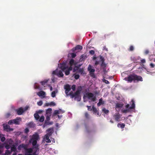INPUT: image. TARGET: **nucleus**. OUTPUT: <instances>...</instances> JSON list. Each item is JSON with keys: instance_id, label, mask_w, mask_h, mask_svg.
Masks as SVG:
<instances>
[{"instance_id": "nucleus-1", "label": "nucleus", "mask_w": 155, "mask_h": 155, "mask_svg": "<svg viewBox=\"0 0 155 155\" xmlns=\"http://www.w3.org/2000/svg\"><path fill=\"white\" fill-rule=\"evenodd\" d=\"M124 79L130 83L132 82L133 81L134 82L136 81L137 82L143 81L142 78L141 76L137 75L135 74L129 75L127 77H125Z\"/></svg>"}, {"instance_id": "nucleus-2", "label": "nucleus", "mask_w": 155, "mask_h": 155, "mask_svg": "<svg viewBox=\"0 0 155 155\" xmlns=\"http://www.w3.org/2000/svg\"><path fill=\"white\" fill-rule=\"evenodd\" d=\"M131 106L129 107L130 105L128 104L125 106V107L127 109H125L123 110L122 112L124 113H126L127 112L129 111L130 110L134 109L135 107V104L134 101L133 99H132L130 102Z\"/></svg>"}, {"instance_id": "nucleus-3", "label": "nucleus", "mask_w": 155, "mask_h": 155, "mask_svg": "<svg viewBox=\"0 0 155 155\" xmlns=\"http://www.w3.org/2000/svg\"><path fill=\"white\" fill-rule=\"evenodd\" d=\"M39 138V136L37 133H35L33 134L29 140L30 143H31L33 146H35L37 144V141Z\"/></svg>"}, {"instance_id": "nucleus-4", "label": "nucleus", "mask_w": 155, "mask_h": 155, "mask_svg": "<svg viewBox=\"0 0 155 155\" xmlns=\"http://www.w3.org/2000/svg\"><path fill=\"white\" fill-rule=\"evenodd\" d=\"M22 148L24 149L25 150V155H31V153H32L33 151L32 148H28V145L27 144L22 143L21 144Z\"/></svg>"}, {"instance_id": "nucleus-5", "label": "nucleus", "mask_w": 155, "mask_h": 155, "mask_svg": "<svg viewBox=\"0 0 155 155\" xmlns=\"http://www.w3.org/2000/svg\"><path fill=\"white\" fill-rule=\"evenodd\" d=\"M80 94L78 91H76L74 93H73V92L71 91L69 93V95L70 96L71 98L74 97L75 99H77L78 101H80L81 99V97Z\"/></svg>"}, {"instance_id": "nucleus-6", "label": "nucleus", "mask_w": 155, "mask_h": 155, "mask_svg": "<svg viewBox=\"0 0 155 155\" xmlns=\"http://www.w3.org/2000/svg\"><path fill=\"white\" fill-rule=\"evenodd\" d=\"M47 131L48 133L45 135V139L47 143H50L51 142V140L49 139V137L52 134L53 129L50 128L47 130Z\"/></svg>"}, {"instance_id": "nucleus-7", "label": "nucleus", "mask_w": 155, "mask_h": 155, "mask_svg": "<svg viewBox=\"0 0 155 155\" xmlns=\"http://www.w3.org/2000/svg\"><path fill=\"white\" fill-rule=\"evenodd\" d=\"M86 95L87 98L91 101L94 102L96 101V97L94 95L93 93L91 92H87L86 94Z\"/></svg>"}, {"instance_id": "nucleus-8", "label": "nucleus", "mask_w": 155, "mask_h": 155, "mask_svg": "<svg viewBox=\"0 0 155 155\" xmlns=\"http://www.w3.org/2000/svg\"><path fill=\"white\" fill-rule=\"evenodd\" d=\"M28 108V106H26L24 109H23L22 107H21L18 109L15 110V111L18 115H21L24 112L27 110Z\"/></svg>"}, {"instance_id": "nucleus-9", "label": "nucleus", "mask_w": 155, "mask_h": 155, "mask_svg": "<svg viewBox=\"0 0 155 155\" xmlns=\"http://www.w3.org/2000/svg\"><path fill=\"white\" fill-rule=\"evenodd\" d=\"M87 69L89 72L91 76L94 78H95V76L94 72L95 71V70L94 69L92 68V66L91 65H89Z\"/></svg>"}, {"instance_id": "nucleus-10", "label": "nucleus", "mask_w": 155, "mask_h": 155, "mask_svg": "<svg viewBox=\"0 0 155 155\" xmlns=\"http://www.w3.org/2000/svg\"><path fill=\"white\" fill-rule=\"evenodd\" d=\"M62 71L59 70L58 69L55 71H53L52 72V74L53 75H56L59 77H63L64 74L62 73Z\"/></svg>"}, {"instance_id": "nucleus-11", "label": "nucleus", "mask_w": 155, "mask_h": 155, "mask_svg": "<svg viewBox=\"0 0 155 155\" xmlns=\"http://www.w3.org/2000/svg\"><path fill=\"white\" fill-rule=\"evenodd\" d=\"M33 146L34 152L31 155H38V152L39 151V145L38 144H36V145Z\"/></svg>"}, {"instance_id": "nucleus-12", "label": "nucleus", "mask_w": 155, "mask_h": 155, "mask_svg": "<svg viewBox=\"0 0 155 155\" xmlns=\"http://www.w3.org/2000/svg\"><path fill=\"white\" fill-rule=\"evenodd\" d=\"M3 128L4 130L7 132H9L13 130V129L10 128V126L7 124H3Z\"/></svg>"}, {"instance_id": "nucleus-13", "label": "nucleus", "mask_w": 155, "mask_h": 155, "mask_svg": "<svg viewBox=\"0 0 155 155\" xmlns=\"http://www.w3.org/2000/svg\"><path fill=\"white\" fill-rule=\"evenodd\" d=\"M64 88L65 90V93L67 95H69V94H68L69 92L71 90V88L69 85L67 84L64 86Z\"/></svg>"}, {"instance_id": "nucleus-14", "label": "nucleus", "mask_w": 155, "mask_h": 155, "mask_svg": "<svg viewBox=\"0 0 155 155\" xmlns=\"http://www.w3.org/2000/svg\"><path fill=\"white\" fill-rule=\"evenodd\" d=\"M139 57H134V56H131L130 58L131 60L134 63L137 62V61L139 60Z\"/></svg>"}, {"instance_id": "nucleus-15", "label": "nucleus", "mask_w": 155, "mask_h": 155, "mask_svg": "<svg viewBox=\"0 0 155 155\" xmlns=\"http://www.w3.org/2000/svg\"><path fill=\"white\" fill-rule=\"evenodd\" d=\"M100 60L102 62V63L101 64V66L102 67H106V64L104 63L105 60L104 58L101 56H100Z\"/></svg>"}, {"instance_id": "nucleus-16", "label": "nucleus", "mask_w": 155, "mask_h": 155, "mask_svg": "<svg viewBox=\"0 0 155 155\" xmlns=\"http://www.w3.org/2000/svg\"><path fill=\"white\" fill-rule=\"evenodd\" d=\"M14 124H19L20 122L21 121V119L20 117H17L15 119H13Z\"/></svg>"}, {"instance_id": "nucleus-17", "label": "nucleus", "mask_w": 155, "mask_h": 155, "mask_svg": "<svg viewBox=\"0 0 155 155\" xmlns=\"http://www.w3.org/2000/svg\"><path fill=\"white\" fill-rule=\"evenodd\" d=\"M58 66L62 71H64L65 69H67V68L66 67V64L64 63L60 64V65H58Z\"/></svg>"}, {"instance_id": "nucleus-18", "label": "nucleus", "mask_w": 155, "mask_h": 155, "mask_svg": "<svg viewBox=\"0 0 155 155\" xmlns=\"http://www.w3.org/2000/svg\"><path fill=\"white\" fill-rule=\"evenodd\" d=\"M124 105L123 104L117 103L116 104L115 108L117 110H119L120 108H122Z\"/></svg>"}, {"instance_id": "nucleus-19", "label": "nucleus", "mask_w": 155, "mask_h": 155, "mask_svg": "<svg viewBox=\"0 0 155 155\" xmlns=\"http://www.w3.org/2000/svg\"><path fill=\"white\" fill-rule=\"evenodd\" d=\"M83 48L82 46L80 45H77L75 48H73L72 49V51L73 52H74L75 50H82Z\"/></svg>"}, {"instance_id": "nucleus-20", "label": "nucleus", "mask_w": 155, "mask_h": 155, "mask_svg": "<svg viewBox=\"0 0 155 155\" xmlns=\"http://www.w3.org/2000/svg\"><path fill=\"white\" fill-rule=\"evenodd\" d=\"M113 117L116 121H120V116L119 114H115L113 115Z\"/></svg>"}, {"instance_id": "nucleus-21", "label": "nucleus", "mask_w": 155, "mask_h": 155, "mask_svg": "<svg viewBox=\"0 0 155 155\" xmlns=\"http://www.w3.org/2000/svg\"><path fill=\"white\" fill-rule=\"evenodd\" d=\"M64 112H63L61 110L59 109V110H54V113L53 114V116H55L57 114H60V113H63Z\"/></svg>"}, {"instance_id": "nucleus-22", "label": "nucleus", "mask_w": 155, "mask_h": 155, "mask_svg": "<svg viewBox=\"0 0 155 155\" xmlns=\"http://www.w3.org/2000/svg\"><path fill=\"white\" fill-rule=\"evenodd\" d=\"M149 59L150 61H153L155 62V55L151 54L150 55L149 57Z\"/></svg>"}, {"instance_id": "nucleus-23", "label": "nucleus", "mask_w": 155, "mask_h": 155, "mask_svg": "<svg viewBox=\"0 0 155 155\" xmlns=\"http://www.w3.org/2000/svg\"><path fill=\"white\" fill-rule=\"evenodd\" d=\"M104 104V101H103L102 98H101L99 100V102L97 104V105L98 106H100L101 105L103 104Z\"/></svg>"}, {"instance_id": "nucleus-24", "label": "nucleus", "mask_w": 155, "mask_h": 155, "mask_svg": "<svg viewBox=\"0 0 155 155\" xmlns=\"http://www.w3.org/2000/svg\"><path fill=\"white\" fill-rule=\"evenodd\" d=\"M37 94L39 96H44L45 95V93L43 91H41L38 93Z\"/></svg>"}, {"instance_id": "nucleus-25", "label": "nucleus", "mask_w": 155, "mask_h": 155, "mask_svg": "<svg viewBox=\"0 0 155 155\" xmlns=\"http://www.w3.org/2000/svg\"><path fill=\"white\" fill-rule=\"evenodd\" d=\"M86 58L87 57L86 55L84 54H83L81 56L79 61L81 62H82L83 61H84Z\"/></svg>"}, {"instance_id": "nucleus-26", "label": "nucleus", "mask_w": 155, "mask_h": 155, "mask_svg": "<svg viewBox=\"0 0 155 155\" xmlns=\"http://www.w3.org/2000/svg\"><path fill=\"white\" fill-rule=\"evenodd\" d=\"M77 72L81 74H85V73H84V69L82 68H79L78 69Z\"/></svg>"}, {"instance_id": "nucleus-27", "label": "nucleus", "mask_w": 155, "mask_h": 155, "mask_svg": "<svg viewBox=\"0 0 155 155\" xmlns=\"http://www.w3.org/2000/svg\"><path fill=\"white\" fill-rule=\"evenodd\" d=\"M125 124H120L119 123L117 124V127H120L121 128H123L125 127Z\"/></svg>"}, {"instance_id": "nucleus-28", "label": "nucleus", "mask_w": 155, "mask_h": 155, "mask_svg": "<svg viewBox=\"0 0 155 155\" xmlns=\"http://www.w3.org/2000/svg\"><path fill=\"white\" fill-rule=\"evenodd\" d=\"M17 150V148L14 145H13L11 148V152H15Z\"/></svg>"}, {"instance_id": "nucleus-29", "label": "nucleus", "mask_w": 155, "mask_h": 155, "mask_svg": "<svg viewBox=\"0 0 155 155\" xmlns=\"http://www.w3.org/2000/svg\"><path fill=\"white\" fill-rule=\"evenodd\" d=\"M34 116L36 120H38L40 117V116L38 115V114L36 113L34 114Z\"/></svg>"}, {"instance_id": "nucleus-30", "label": "nucleus", "mask_w": 155, "mask_h": 155, "mask_svg": "<svg viewBox=\"0 0 155 155\" xmlns=\"http://www.w3.org/2000/svg\"><path fill=\"white\" fill-rule=\"evenodd\" d=\"M45 117L43 116H42L38 120V121L40 122H43L44 120Z\"/></svg>"}, {"instance_id": "nucleus-31", "label": "nucleus", "mask_w": 155, "mask_h": 155, "mask_svg": "<svg viewBox=\"0 0 155 155\" xmlns=\"http://www.w3.org/2000/svg\"><path fill=\"white\" fill-rule=\"evenodd\" d=\"M52 110L51 108H49L46 111V114H50Z\"/></svg>"}, {"instance_id": "nucleus-32", "label": "nucleus", "mask_w": 155, "mask_h": 155, "mask_svg": "<svg viewBox=\"0 0 155 155\" xmlns=\"http://www.w3.org/2000/svg\"><path fill=\"white\" fill-rule=\"evenodd\" d=\"M134 49V47L133 45H130L129 48L128 49L129 51H133Z\"/></svg>"}, {"instance_id": "nucleus-33", "label": "nucleus", "mask_w": 155, "mask_h": 155, "mask_svg": "<svg viewBox=\"0 0 155 155\" xmlns=\"http://www.w3.org/2000/svg\"><path fill=\"white\" fill-rule=\"evenodd\" d=\"M102 111L106 114H107L109 112V111L108 110L106 109L105 108H104L102 109Z\"/></svg>"}, {"instance_id": "nucleus-34", "label": "nucleus", "mask_w": 155, "mask_h": 155, "mask_svg": "<svg viewBox=\"0 0 155 155\" xmlns=\"http://www.w3.org/2000/svg\"><path fill=\"white\" fill-rule=\"evenodd\" d=\"M82 87L81 86H79L78 87L77 90V91H78V93L80 94L81 92L82 91Z\"/></svg>"}, {"instance_id": "nucleus-35", "label": "nucleus", "mask_w": 155, "mask_h": 155, "mask_svg": "<svg viewBox=\"0 0 155 155\" xmlns=\"http://www.w3.org/2000/svg\"><path fill=\"white\" fill-rule=\"evenodd\" d=\"M48 82V80H44V81H41V84L42 85H44L46 83H47Z\"/></svg>"}, {"instance_id": "nucleus-36", "label": "nucleus", "mask_w": 155, "mask_h": 155, "mask_svg": "<svg viewBox=\"0 0 155 155\" xmlns=\"http://www.w3.org/2000/svg\"><path fill=\"white\" fill-rule=\"evenodd\" d=\"M0 139H1V141L2 142H3L5 141V138L4 136V135H3V136H1V137Z\"/></svg>"}, {"instance_id": "nucleus-37", "label": "nucleus", "mask_w": 155, "mask_h": 155, "mask_svg": "<svg viewBox=\"0 0 155 155\" xmlns=\"http://www.w3.org/2000/svg\"><path fill=\"white\" fill-rule=\"evenodd\" d=\"M12 152L10 151L9 150H7L5 151V154L6 155H9L11 154Z\"/></svg>"}, {"instance_id": "nucleus-38", "label": "nucleus", "mask_w": 155, "mask_h": 155, "mask_svg": "<svg viewBox=\"0 0 155 155\" xmlns=\"http://www.w3.org/2000/svg\"><path fill=\"white\" fill-rule=\"evenodd\" d=\"M56 92L55 91H53L51 94V96L53 97H54L56 96Z\"/></svg>"}, {"instance_id": "nucleus-39", "label": "nucleus", "mask_w": 155, "mask_h": 155, "mask_svg": "<svg viewBox=\"0 0 155 155\" xmlns=\"http://www.w3.org/2000/svg\"><path fill=\"white\" fill-rule=\"evenodd\" d=\"M92 110L93 111L94 113H96V112H97V110L96 108L94 107V106H93L92 107Z\"/></svg>"}, {"instance_id": "nucleus-40", "label": "nucleus", "mask_w": 155, "mask_h": 155, "mask_svg": "<svg viewBox=\"0 0 155 155\" xmlns=\"http://www.w3.org/2000/svg\"><path fill=\"white\" fill-rule=\"evenodd\" d=\"M8 124L10 125L12 124H14L13 120H9L8 122Z\"/></svg>"}, {"instance_id": "nucleus-41", "label": "nucleus", "mask_w": 155, "mask_h": 155, "mask_svg": "<svg viewBox=\"0 0 155 155\" xmlns=\"http://www.w3.org/2000/svg\"><path fill=\"white\" fill-rule=\"evenodd\" d=\"M74 63V60L73 59H71L69 61V64L71 65L72 66Z\"/></svg>"}, {"instance_id": "nucleus-42", "label": "nucleus", "mask_w": 155, "mask_h": 155, "mask_svg": "<svg viewBox=\"0 0 155 155\" xmlns=\"http://www.w3.org/2000/svg\"><path fill=\"white\" fill-rule=\"evenodd\" d=\"M43 103L41 101H40L37 102V104L38 106H40Z\"/></svg>"}, {"instance_id": "nucleus-43", "label": "nucleus", "mask_w": 155, "mask_h": 155, "mask_svg": "<svg viewBox=\"0 0 155 155\" xmlns=\"http://www.w3.org/2000/svg\"><path fill=\"white\" fill-rule=\"evenodd\" d=\"M79 77L80 76L79 74H75L74 76V78L76 80L78 79Z\"/></svg>"}, {"instance_id": "nucleus-44", "label": "nucleus", "mask_w": 155, "mask_h": 155, "mask_svg": "<svg viewBox=\"0 0 155 155\" xmlns=\"http://www.w3.org/2000/svg\"><path fill=\"white\" fill-rule=\"evenodd\" d=\"M71 56L72 58H74L76 56V54L74 53H72L71 54Z\"/></svg>"}, {"instance_id": "nucleus-45", "label": "nucleus", "mask_w": 155, "mask_h": 155, "mask_svg": "<svg viewBox=\"0 0 155 155\" xmlns=\"http://www.w3.org/2000/svg\"><path fill=\"white\" fill-rule=\"evenodd\" d=\"M50 106H55L56 104L53 102H51L49 104Z\"/></svg>"}, {"instance_id": "nucleus-46", "label": "nucleus", "mask_w": 155, "mask_h": 155, "mask_svg": "<svg viewBox=\"0 0 155 155\" xmlns=\"http://www.w3.org/2000/svg\"><path fill=\"white\" fill-rule=\"evenodd\" d=\"M76 88V86L75 85H73L71 87V89L73 91H74Z\"/></svg>"}, {"instance_id": "nucleus-47", "label": "nucleus", "mask_w": 155, "mask_h": 155, "mask_svg": "<svg viewBox=\"0 0 155 155\" xmlns=\"http://www.w3.org/2000/svg\"><path fill=\"white\" fill-rule=\"evenodd\" d=\"M89 53L90 54L93 55L95 53V51L93 50H91L90 51Z\"/></svg>"}, {"instance_id": "nucleus-48", "label": "nucleus", "mask_w": 155, "mask_h": 155, "mask_svg": "<svg viewBox=\"0 0 155 155\" xmlns=\"http://www.w3.org/2000/svg\"><path fill=\"white\" fill-rule=\"evenodd\" d=\"M4 147V145L3 144L0 145V149L3 148ZM2 152V151L0 150V154H1Z\"/></svg>"}, {"instance_id": "nucleus-49", "label": "nucleus", "mask_w": 155, "mask_h": 155, "mask_svg": "<svg viewBox=\"0 0 155 155\" xmlns=\"http://www.w3.org/2000/svg\"><path fill=\"white\" fill-rule=\"evenodd\" d=\"M70 74V71L69 70H67L65 71V74L66 75H68Z\"/></svg>"}, {"instance_id": "nucleus-50", "label": "nucleus", "mask_w": 155, "mask_h": 155, "mask_svg": "<svg viewBox=\"0 0 155 155\" xmlns=\"http://www.w3.org/2000/svg\"><path fill=\"white\" fill-rule=\"evenodd\" d=\"M103 81L104 82V83H105L106 84H109V81L107 80H106V79H104L103 80Z\"/></svg>"}, {"instance_id": "nucleus-51", "label": "nucleus", "mask_w": 155, "mask_h": 155, "mask_svg": "<svg viewBox=\"0 0 155 155\" xmlns=\"http://www.w3.org/2000/svg\"><path fill=\"white\" fill-rule=\"evenodd\" d=\"M5 148L6 149L8 150L10 148V146L8 144H6L5 146Z\"/></svg>"}, {"instance_id": "nucleus-52", "label": "nucleus", "mask_w": 155, "mask_h": 155, "mask_svg": "<svg viewBox=\"0 0 155 155\" xmlns=\"http://www.w3.org/2000/svg\"><path fill=\"white\" fill-rule=\"evenodd\" d=\"M150 66L151 68H153L155 66V65L152 63H151L150 64Z\"/></svg>"}, {"instance_id": "nucleus-53", "label": "nucleus", "mask_w": 155, "mask_h": 155, "mask_svg": "<svg viewBox=\"0 0 155 155\" xmlns=\"http://www.w3.org/2000/svg\"><path fill=\"white\" fill-rule=\"evenodd\" d=\"M85 116L87 118H89V114L87 112H86L85 113Z\"/></svg>"}, {"instance_id": "nucleus-54", "label": "nucleus", "mask_w": 155, "mask_h": 155, "mask_svg": "<svg viewBox=\"0 0 155 155\" xmlns=\"http://www.w3.org/2000/svg\"><path fill=\"white\" fill-rule=\"evenodd\" d=\"M94 93L95 94L97 95L99 93V91H95L94 92Z\"/></svg>"}, {"instance_id": "nucleus-55", "label": "nucleus", "mask_w": 155, "mask_h": 155, "mask_svg": "<svg viewBox=\"0 0 155 155\" xmlns=\"http://www.w3.org/2000/svg\"><path fill=\"white\" fill-rule=\"evenodd\" d=\"M29 131V129L27 128H26L25 130V132L26 133H27Z\"/></svg>"}, {"instance_id": "nucleus-56", "label": "nucleus", "mask_w": 155, "mask_h": 155, "mask_svg": "<svg viewBox=\"0 0 155 155\" xmlns=\"http://www.w3.org/2000/svg\"><path fill=\"white\" fill-rule=\"evenodd\" d=\"M103 50L106 51H108L107 48H106V46H104V47Z\"/></svg>"}, {"instance_id": "nucleus-57", "label": "nucleus", "mask_w": 155, "mask_h": 155, "mask_svg": "<svg viewBox=\"0 0 155 155\" xmlns=\"http://www.w3.org/2000/svg\"><path fill=\"white\" fill-rule=\"evenodd\" d=\"M87 109L88 110H91L92 108H91V106H87Z\"/></svg>"}, {"instance_id": "nucleus-58", "label": "nucleus", "mask_w": 155, "mask_h": 155, "mask_svg": "<svg viewBox=\"0 0 155 155\" xmlns=\"http://www.w3.org/2000/svg\"><path fill=\"white\" fill-rule=\"evenodd\" d=\"M99 63V61H96L95 63V65H97Z\"/></svg>"}, {"instance_id": "nucleus-59", "label": "nucleus", "mask_w": 155, "mask_h": 155, "mask_svg": "<svg viewBox=\"0 0 155 155\" xmlns=\"http://www.w3.org/2000/svg\"><path fill=\"white\" fill-rule=\"evenodd\" d=\"M73 68L72 67V66L71 65V66L68 68V70H69V71H71L72 70Z\"/></svg>"}, {"instance_id": "nucleus-60", "label": "nucleus", "mask_w": 155, "mask_h": 155, "mask_svg": "<svg viewBox=\"0 0 155 155\" xmlns=\"http://www.w3.org/2000/svg\"><path fill=\"white\" fill-rule=\"evenodd\" d=\"M141 63H145L146 61L144 59H142L141 60Z\"/></svg>"}, {"instance_id": "nucleus-61", "label": "nucleus", "mask_w": 155, "mask_h": 155, "mask_svg": "<svg viewBox=\"0 0 155 155\" xmlns=\"http://www.w3.org/2000/svg\"><path fill=\"white\" fill-rule=\"evenodd\" d=\"M149 53V51L148 50H146L145 51V54H148Z\"/></svg>"}, {"instance_id": "nucleus-62", "label": "nucleus", "mask_w": 155, "mask_h": 155, "mask_svg": "<svg viewBox=\"0 0 155 155\" xmlns=\"http://www.w3.org/2000/svg\"><path fill=\"white\" fill-rule=\"evenodd\" d=\"M22 148L21 147V144L18 147V149L19 150H20Z\"/></svg>"}, {"instance_id": "nucleus-63", "label": "nucleus", "mask_w": 155, "mask_h": 155, "mask_svg": "<svg viewBox=\"0 0 155 155\" xmlns=\"http://www.w3.org/2000/svg\"><path fill=\"white\" fill-rule=\"evenodd\" d=\"M49 104L50 103H46L45 104V105L46 106H50Z\"/></svg>"}, {"instance_id": "nucleus-64", "label": "nucleus", "mask_w": 155, "mask_h": 155, "mask_svg": "<svg viewBox=\"0 0 155 155\" xmlns=\"http://www.w3.org/2000/svg\"><path fill=\"white\" fill-rule=\"evenodd\" d=\"M49 87L50 88V90L51 91H52L53 90V88L50 85H49Z\"/></svg>"}]
</instances>
